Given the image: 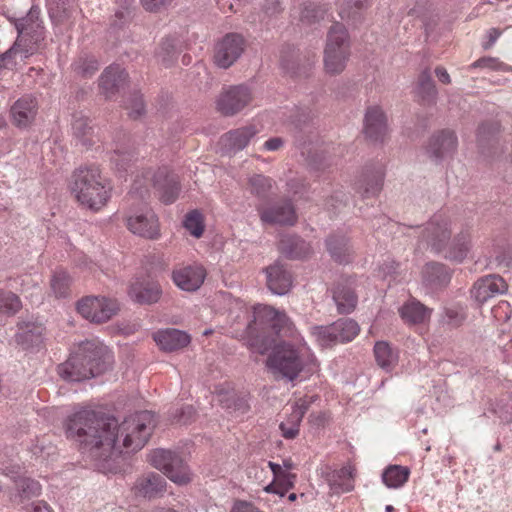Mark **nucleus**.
<instances>
[{
  "label": "nucleus",
  "instance_id": "1",
  "mask_svg": "<svg viewBox=\"0 0 512 512\" xmlns=\"http://www.w3.org/2000/svg\"><path fill=\"white\" fill-rule=\"evenodd\" d=\"M154 427L155 416L147 410L131 415L119 425L114 417L82 409L67 418L65 433L95 460L108 461L115 453H122V447L142 449Z\"/></svg>",
  "mask_w": 512,
  "mask_h": 512
},
{
  "label": "nucleus",
  "instance_id": "2",
  "mask_svg": "<svg viewBox=\"0 0 512 512\" xmlns=\"http://www.w3.org/2000/svg\"><path fill=\"white\" fill-rule=\"evenodd\" d=\"M111 361L112 355L106 346L86 341L58 366V373L64 380L79 382L104 373Z\"/></svg>",
  "mask_w": 512,
  "mask_h": 512
},
{
  "label": "nucleus",
  "instance_id": "3",
  "mask_svg": "<svg viewBox=\"0 0 512 512\" xmlns=\"http://www.w3.org/2000/svg\"><path fill=\"white\" fill-rule=\"evenodd\" d=\"M39 17L40 8L32 6L25 17L15 21L18 36L11 48L0 53V70L6 68L16 54L28 58L42 47L45 30Z\"/></svg>",
  "mask_w": 512,
  "mask_h": 512
},
{
  "label": "nucleus",
  "instance_id": "4",
  "mask_svg": "<svg viewBox=\"0 0 512 512\" xmlns=\"http://www.w3.org/2000/svg\"><path fill=\"white\" fill-rule=\"evenodd\" d=\"M111 187L95 165L83 166L72 174L71 191L77 201L94 211L104 207L110 198Z\"/></svg>",
  "mask_w": 512,
  "mask_h": 512
},
{
  "label": "nucleus",
  "instance_id": "5",
  "mask_svg": "<svg viewBox=\"0 0 512 512\" xmlns=\"http://www.w3.org/2000/svg\"><path fill=\"white\" fill-rule=\"evenodd\" d=\"M141 178L137 175L132 187L133 193L138 194L141 198H144L145 194L148 193L149 184H152L156 189L160 200L164 204H171L178 198L180 192L179 179L167 168H159L155 172L145 169L141 172Z\"/></svg>",
  "mask_w": 512,
  "mask_h": 512
},
{
  "label": "nucleus",
  "instance_id": "6",
  "mask_svg": "<svg viewBox=\"0 0 512 512\" xmlns=\"http://www.w3.org/2000/svg\"><path fill=\"white\" fill-rule=\"evenodd\" d=\"M266 365L274 375L293 381L303 370L304 362L299 349L288 342H282L273 348Z\"/></svg>",
  "mask_w": 512,
  "mask_h": 512
},
{
  "label": "nucleus",
  "instance_id": "7",
  "mask_svg": "<svg viewBox=\"0 0 512 512\" xmlns=\"http://www.w3.org/2000/svg\"><path fill=\"white\" fill-rule=\"evenodd\" d=\"M148 462L177 485L191 482L192 474L181 456L171 450L158 448L148 455Z\"/></svg>",
  "mask_w": 512,
  "mask_h": 512
},
{
  "label": "nucleus",
  "instance_id": "8",
  "mask_svg": "<svg viewBox=\"0 0 512 512\" xmlns=\"http://www.w3.org/2000/svg\"><path fill=\"white\" fill-rule=\"evenodd\" d=\"M270 327L277 335L295 337L296 329L288 315L270 305H255L252 312V319L249 320L247 328L253 329V325Z\"/></svg>",
  "mask_w": 512,
  "mask_h": 512
},
{
  "label": "nucleus",
  "instance_id": "9",
  "mask_svg": "<svg viewBox=\"0 0 512 512\" xmlns=\"http://www.w3.org/2000/svg\"><path fill=\"white\" fill-rule=\"evenodd\" d=\"M125 220L128 230L135 235L151 240L160 236L158 217L145 203H141L137 207H130Z\"/></svg>",
  "mask_w": 512,
  "mask_h": 512
},
{
  "label": "nucleus",
  "instance_id": "10",
  "mask_svg": "<svg viewBox=\"0 0 512 512\" xmlns=\"http://www.w3.org/2000/svg\"><path fill=\"white\" fill-rule=\"evenodd\" d=\"M452 234L451 222L443 214H435L420 232V240L436 254L445 251Z\"/></svg>",
  "mask_w": 512,
  "mask_h": 512
},
{
  "label": "nucleus",
  "instance_id": "11",
  "mask_svg": "<svg viewBox=\"0 0 512 512\" xmlns=\"http://www.w3.org/2000/svg\"><path fill=\"white\" fill-rule=\"evenodd\" d=\"M253 99L251 89L244 85H233L223 88L216 101L217 110L224 116H233L245 107Z\"/></svg>",
  "mask_w": 512,
  "mask_h": 512
},
{
  "label": "nucleus",
  "instance_id": "12",
  "mask_svg": "<svg viewBox=\"0 0 512 512\" xmlns=\"http://www.w3.org/2000/svg\"><path fill=\"white\" fill-rule=\"evenodd\" d=\"M246 47L244 37L238 33L226 34L215 46L214 63L223 69L232 66Z\"/></svg>",
  "mask_w": 512,
  "mask_h": 512
},
{
  "label": "nucleus",
  "instance_id": "13",
  "mask_svg": "<svg viewBox=\"0 0 512 512\" xmlns=\"http://www.w3.org/2000/svg\"><path fill=\"white\" fill-rule=\"evenodd\" d=\"M45 326L40 322L27 321L17 324L15 342L23 350L38 351L44 345Z\"/></svg>",
  "mask_w": 512,
  "mask_h": 512
},
{
  "label": "nucleus",
  "instance_id": "14",
  "mask_svg": "<svg viewBox=\"0 0 512 512\" xmlns=\"http://www.w3.org/2000/svg\"><path fill=\"white\" fill-rule=\"evenodd\" d=\"M385 170L382 164L366 167L361 178L355 183V191L362 199L379 195L383 188Z\"/></svg>",
  "mask_w": 512,
  "mask_h": 512
},
{
  "label": "nucleus",
  "instance_id": "15",
  "mask_svg": "<svg viewBox=\"0 0 512 512\" xmlns=\"http://www.w3.org/2000/svg\"><path fill=\"white\" fill-rule=\"evenodd\" d=\"M355 279L343 278L332 288V298L339 314L352 313L358 303V296L354 289Z\"/></svg>",
  "mask_w": 512,
  "mask_h": 512
},
{
  "label": "nucleus",
  "instance_id": "16",
  "mask_svg": "<svg viewBox=\"0 0 512 512\" xmlns=\"http://www.w3.org/2000/svg\"><path fill=\"white\" fill-rule=\"evenodd\" d=\"M263 223L293 226L297 222V214L291 200L285 199L274 205L259 210Z\"/></svg>",
  "mask_w": 512,
  "mask_h": 512
},
{
  "label": "nucleus",
  "instance_id": "17",
  "mask_svg": "<svg viewBox=\"0 0 512 512\" xmlns=\"http://www.w3.org/2000/svg\"><path fill=\"white\" fill-rule=\"evenodd\" d=\"M506 281L497 274H490L477 280L472 289L471 296L479 304L485 303L490 298L507 291Z\"/></svg>",
  "mask_w": 512,
  "mask_h": 512
},
{
  "label": "nucleus",
  "instance_id": "18",
  "mask_svg": "<svg viewBox=\"0 0 512 512\" xmlns=\"http://www.w3.org/2000/svg\"><path fill=\"white\" fill-rule=\"evenodd\" d=\"M364 134L373 143H383L388 135L387 118L381 108L369 107L364 117Z\"/></svg>",
  "mask_w": 512,
  "mask_h": 512
},
{
  "label": "nucleus",
  "instance_id": "19",
  "mask_svg": "<svg viewBox=\"0 0 512 512\" xmlns=\"http://www.w3.org/2000/svg\"><path fill=\"white\" fill-rule=\"evenodd\" d=\"M166 486L167 483L163 476L155 472H148L136 479L133 491L136 496L151 500L163 496Z\"/></svg>",
  "mask_w": 512,
  "mask_h": 512
},
{
  "label": "nucleus",
  "instance_id": "20",
  "mask_svg": "<svg viewBox=\"0 0 512 512\" xmlns=\"http://www.w3.org/2000/svg\"><path fill=\"white\" fill-rule=\"evenodd\" d=\"M257 133L254 125L233 129L221 136L219 144L225 153L235 154L243 150Z\"/></svg>",
  "mask_w": 512,
  "mask_h": 512
},
{
  "label": "nucleus",
  "instance_id": "21",
  "mask_svg": "<svg viewBox=\"0 0 512 512\" xmlns=\"http://www.w3.org/2000/svg\"><path fill=\"white\" fill-rule=\"evenodd\" d=\"M206 278V270L201 265H188L172 273L173 282L180 289L188 292L198 290Z\"/></svg>",
  "mask_w": 512,
  "mask_h": 512
},
{
  "label": "nucleus",
  "instance_id": "22",
  "mask_svg": "<svg viewBox=\"0 0 512 512\" xmlns=\"http://www.w3.org/2000/svg\"><path fill=\"white\" fill-rule=\"evenodd\" d=\"M268 289L277 295L289 292L292 286L290 271L279 261L274 262L264 269Z\"/></svg>",
  "mask_w": 512,
  "mask_h": 512
},
{
  "label": "nucleus",
  "instance_id": "23",
  "mask_svg": "<svg viewBox=\"0 0 512 512\" xmlns=\"http://www.w3.org/2000/svg\"><path fill=\"white\" fill-rule=\"evenodd\" d=\"M128 78L127 72L119 65H110L99 78L100 93L106 98H113L124 86Z\"/></svg>",
  "mask_w": 512,
  "mask_h": 512
},
{
  "label": "nucleus",
  "instance_id": "24",
  "mask_svg": "<svg viewBox=\"0 0 512 512\" xmlns=\"http://www.w3.org/2000/svg\"><path fill=\"white\" fill-rule=\"evenodd\" d=\"M457 148V137L453 131L442 130L434 134L427 146V153L436 161L451 156Z\"/></svg>",
  "mask_w": 512,
  "mask_h": 512
},
{
  "label": "nucleus",
  "instance_id": "25",
  "mask_svg": "<svg viewBox=\"0 0 512 512\" xmlns=\"http://www.w3.org/2000/svg\"><path fill=\"white\" fill-rule=\"evenodd\" d=\"M128 293L135 302L150 305L159 301L162 289L156 281L136 279L131 283Z\"/></svg>",
  "mask_w": 512,
  "mask_h": 512
},
{
  "label": "nucleus",
  "instance_id": "26",
  "mask_svg": "<svg viewBox=\"0 0 512 512\" xmlns=\"http://www.w3.org/2000/svg\"><path fill=\"white\" fill-rule=\"evenodd\" d=\"M451 277L452 271L450 268L439 262L427 263L422 270L423 283L432 291L447 287Z\"/></svg>",
  "mask_w": 512,
  "mask_h": 512
},
{
  "label": "nucleus",
  "instance_id": "27",
  "mask_svg": "<svg viewBox=\"0 0 512 512\" xmlns=\"http://www.w3.org/2000/svg\"><path fill=\"white\" fill-rule=\"evenodd\" d=\"M153 339L160 350L165 352H174L183 349L191 341L189 334L175 328L158 330L153 333Z\"/></svg>",
  "mask_w": 512,
  "mask_h": 512
},
{
  "label": "nucleus",
  "instance_id": "28",
  "mask_svg": "<svg viewBox=\"0 0 512 512\" xmlns=\"http://www.w3.org/2000/svg\"><path fill=\"white\" fill-rule=\"evenodd\" d=\"M471 248V234L468 228L462 229L453 238L450 237L445 251L441 253L444 258L455 262H462Z\"/></svg>",
  "mask_w": 512,
  "mask_h": 512
},
{
  "label": "nucleus",
  "instance_id": "29",
  "mask_svg": "<svg viewBox=\"0 0 512 512\" xmlns=\"http://www.w3.org/2000/svg\"><path fill=\"white\" fill-rule=\"evenodd\" d=\"M37 113V101L30 95L18 99L11 107L13 123L18 127H27L32 123Z\"/></svg>",
  "mask_w": 512,
  "mask_h": 512
},
{
  "label": "nucleus",
  "instance_id": "30",
  "mask_svg": "<svg viewBox=\"0 0 512 512\" xmlns=\"http://www.w3.org/2000/svg\"><path fill=\"white\" fill-rule=\"evenodd\" d=\"M326 248L334 261L347 264L353 258V249L349 238L341 233H334L327 237Z\"/></svg>",
  "mask_w": 512,
  "mask_h": 512
},
{
  "label": "nucleus",
  "instance_id": "31",
  "mask_svg": "<svg viewBox=\"0 0 512 512\" xmlns=\"http://www.w3.org/2000/svg\"><path fill=\"white\" fill-rule=\"evenodd\" d=\"M48 11L55 26H65L67 29L73 26V14L76 12L74 0H53L48 4Z\"/></svg>",
  "mask_w": 512,
  "mask_h": 512
},
{
  "label": "nucleus",
  "instance_id": "32",
  "mask_svg": "<svg viewBox=\"0 0 512 512\" xmlns=\"http://www.w3.org/2000/svg\"><path fill=\"white\" fill-rule=\"evenodd\" d=\"M370 4V0H339L338 14L342 20L356 26L363 22Z\"/></svg>",
  "mask_w": 512,
  "mask_h": 512
},
{
  "label": "nucleus",
  "instance_id": "33",
  "mask_svg": "<svg viewBox=\"0 0 512 512\" xmlns=\"http://www.w3.org/2000/svg\"><path fill=\"white\" fill-rule=\"evenodd\" d=\"M356 468L351 465H345L338 470H334L328 476V484L334 493H347L354 489V477Z\"/></svg>",
  "mask_w": 512,
  "mask_h": 512
},
{
  "label": "nucleus",
  "instance_id": "34",
  "mask_svg": "<svg viewBox=\"0 0 512 512\" xmlns=\"http://www.w3.org/2000/svg\"><path fill=\"white\" fill-rule=\"evenodd\" d=\"M72 133L74 138L86 148H90L95 143L94 128L91 121L81 113L73 116Z\"/></svg>",
  "mask_w": 512,
  "mask_h": 512
},
{
  "label": "nucleus",
  "instance_id": "35",
  "mask_svg": "<svg viewBox=\"0 0 512 512\" xmlns=\"http://www.w3.org/2000/svg\"><path fill=\"white\" fill-rule=\"evenodd\" d=\"M325 48L351 52L350 36L344 24L334 22L330 26L327 32Z\"/></svg>",
  "mask_w": 512,
  "mask_h": 512
},
{
  "label": "nucleus",
  "instance_id": "36",
  "mask_svg": "<svg viewBox=\"0 0 512 512\" xmlns=\"http://www.w3.org/2000/svg\"><path fill=\"white\" fill-rule=\"evenodd\" d=\"M350 55L351 52L324 47L323 64L325 72L331 76L341 74L347 66Z\"/></svg>",
  "mask_w": 512,
  "mask_h": 512
},
{
  "label": "nucleus",
  "instance_id": "37",
  "mask_svg": "<svg viewBox=\"0 0 512 512\" xmlns=\"http://www.w3.org/2000/svg\"><path fill=\"white\" fill-rule=\"evenodd\" d=\"M401 318L410 324L425 322L430 317V309L421 302L413 299L405 303L400 309Z\"/></svg>",
  "mask_w": 512,
  "mask_h": 512
},
{
  "label": "nucleus",
  "instance_id": "38",
  "mask_svg": "<svg viewBox=\"0 0 512 512\" xmlns=\"http://www.w3.org/2000/svg\"><path fill=\"white\" fill-rule=\"evenodd\" d=\"M416 93L423 104L433 105L436 103L438 91L428 69L420 73Z\"/></svg>",
  "mask_w": 512,
  "mask_h": 512
},
{
  "label": "nucleus",
  "instance_id": "39",
  "mask_svg": "<svg viewBox=\"0 0 512 512\" xmlns=\"http://www.w3.org/2000/svg\"><path fill=\"white\" fill-rule=\"evenodd\" d=\"M72 277L67 271L57 269L50 279V289L57 299H66L71 296Z\"/></svg>",
  "mask_w": 512,
  "mask_h": 512
},
{
  "label": "nucleus",
  "instance_id": "40",
  "mask_svg": "<svg viewBox=\"0 0 512 512\" xmlns=\"http://www.w3.org/2000/svg\"><path fill=\"white\" fill-rule=\"evenodd\" d=\"M317 135L314 127L310 122H304L303 126L295 123L294 142L298 149L301 150L302 155L307 154L310 156V146L314 143Z\"/></svg>",
  "mask_w": 512,
  "mask_h": 512
},
{
  "label": "nucleus",
  "instance_id": "41",
  "mask_svg": "<svg viewBox=\"0 0 512 512\" xmlns=\"http://www.w3.org/2000/svg\"><path fill=\"white\" fill-rule=\"evenodd\" d=\"M279 250L291 259L303 257L308 251L305 241L295 235H285L279 242Z\"/></svg>",
  "mask_w": 512,
  "mask_h": 512
},
{
  "label": "nucleus",
  "instance_id": "42",
  "mask_svg": "<svg viewBox=\"0 0 512 512\" xmlns=\"http://www.w3.org/2000/svg\"><path fill=\"white\" fill-rule=\"evenodd\" d=\"M337 343L352 341L360 332V326L351 318H341L332 323Z\"/></svg>",
  "mask_w": 512,
  "mask_h": 512
},
{
  "label": "nucleus",
  "instance_id": "43",
  "mask_svg": "<svg viewBox=\"0 0 512 512\" xmlns=\"http://www.w3.org/2000/svg\"><path fill=\"white\" fill-rule=\"evenodd\" d=\"M329 8L325 4L306 2L303 4L300 20L307 25L320 23L328 17Z\"/></svg>",
  "mask_w": 512,
  "mask_h": 512
},
{
  "label": "nucleus",
  "instance_id": "44",
  "mask_svg": "<svg viewBox=\"0 0 512 512\" xmlns=\"http://www.w3.org/2000/svg\"><path fill=\"white\" fill-rule=\"evenodd\" d=\"M500 132V125L498 122H485L482 123L477 131V142L482 153L485 150L493 147L497 142V135Z\"/></svg>",
  "mask_w": 512,
  "mask_h": 512
},
{
  "label": "nucleus",
  "instance_id": "45",
  "mask_svg": "<svg viewBox=\"0 0 512 512\" xmlns=\"http://www.w3.org/2000/svg\"><path fill=\"white\" fill-rule=\"evenodd\" d=\"M119 307L115 300L105 297H98V305L93 308L91 317L87 318L94 323H104L111 319L118 311Z\"/></svg>",
  "mask_w": 512,
  "mask_h": 512
},
{
  "label": "nucleus",
  "instance_id": "46",
  "mask_svg": "<svg viewBox=\"0 0 512 512\" xmlns=\"http://www.w3.org/2000/svg\"><path fill=\"white\" fill-rule=\"evenodd\" d=\"M409 474L407 467L390 465L383 471L382 481L388 488H399L408 480Z\"/></svg>",
  "mask_w": 512,
  "mask_h": 512
},
{
  "label": "nucleus",
  "instance_id": "47",
  "mask_svg": "<svg viewBox=\"0 0 512 512\" xmlns=\"http://www.w3.org/2000/svg\"><path fill=\"white\" fill-rule=\"evenodd\" d=\"M374 356L377 364L387 371L394 367L398 358L389 343L385 341L376 342L374 345Z\"/></svg>",
  "mask_w": 512,
  "mask_h": 512
},
{
  "label": "nucleus",
  "instance_id": "48",
  "mask_svg": "<svg viewBox=\"0 0 512 512\" xmlns=\"http://www.w3.org/2000/svg\"><path fill=\"white\" fill-rule=\"evenodd\" d=\"M273 183L270 177L263 174H253L248 177L247 189L252 195L264 199L270 193Z\"/></svg>",
  "mask_w": 512,
  "mask_h": 512
},
{
  "label": "nucleus",
  "instance_id": "49",
  "mask_svg": "<svg viewBox=\"0 0 512 512\" xmlns=\"http://www.w3.org/2000/svg\"><path fill=\"white\" fill-rule=\"evenodd\" d=\"M99 69L98 61L94 56L82 55L72 64L73 72L83 78L92 77Z\"/></svg>",
  "mask_w": 512,
  "mask_h": 512
},
{
  "label": "nucleus",
  "instance_id": "50",
  "mask_svg": "<svg viewBox=\"0 0 512 512\" xmlns=\"http://www.w3.org/2000/svg\"><path fill=\"white\" fill-rule=\"evenodd\" d=\"M296 475L283 471L272 483L265 487L268 493H275L283 497L290 489L294 487Z\"/></svg>",
  "mask_w": 512,
  "mask_h": 512
},
{
  "label": "nucleus",
  "instance_id": "51",
  "mask_svg": "<svg viewBox=\"0 0 512 512\" xmlns=\"http://www.w3.org/2000/svg\"><path fill=\"white\" fill-rule=\"evenodd\" d=\"M156 57L165 67L171 66L177 59L175 40L172 38L162 40L156 51Z\"/></svg>",
  "mask_w": 512,
  "mask_h": 512
},
{
  "label": "nucleus",
  "instance_id": "52",
  "mask_svg": "<svg viewBox=\"0 0 512 512\" xmlns=\"http://www.w3.org/2000/svg\"><path fill=\"white\" fill-rule=\"evenodd\" d=\"M311 335L321 347H331L337 344L335 331L332 324L328 326L311 327Z\"/></svg>",
  "mask_w": 512,
  "mask_h": 512
},
{
  "label": "nucleus",
  "instance_id": "53",
  "mask_svg": "<svg viewBox=\"0 0 512 512\" xmlns=\"http://www.w3.org/2000/svg\"><path fill=\"white\" fill-rule=\"evenodd\" d=\"M21 308L19 297L12 292L0 291V315L12 316Z\"/></svg>",
  "mask_w": 512,
  "mask_h": 512
},
{
  "label": "nucleus",
  "instance_id": "54",
  "mask_svg": "<svg viewBox=\"0 0 512 512\" xmlns=\"http://www.w3.org/2000/svg\"><path fill=\"white\" fill-rule=\"evenodd\" d=\"M110 160L117 171L125 172L134 160V153L131 150L117 147L114 149Z\"/></svg>",
  "mask_w": 512,
  "mask_h": 512
},
{
  "label": "nucleus",
  "instance_id": "55",
  "mask_svg": "<svg viewBox=\"0 0 512 512\" xmlns=\"http://www.w3.org/2000/svg\"><path fill=\"white\" fill-rule=\"evenodd\" d=\"M15 484L19 497L23 500L38 496L41 492V485L31 478H19Z\"/></svg>",
  "mask_w": 512,
  "mask_h": 512
},
{
  "label": "nucleus",
  "instance_id": "56",
  "mask_svg": "<svg viewBox=\"0 0 512 512\" xmlns=\"http://www.w3.org/2000/svg\"><path fill=\"white\" fill-rule=\"evenodd\" d=\"M184 227L190 232V234L196 238L202 236L204 232V223L202 214L193 210L185 216Z\"/></svg>",
  "mask_w": 512,
  "mask_h": 512
},
{
  "label": "nucleus",
  "instance_id": "57",
  "mask_svg": "<svg viewBox=\"0 0 512 512\" xmlns=\"http://www.w3.org/2000/svg\"><path fill=\"white\" fill-rule=\"evenodd\" d=\"M125 109L132 119H138L145 113V105L142 95L138 92L133 93L125 103Z\"/></svg>",
  "mask_w": 512,
  "mask_h": 512
},
{
  "label": "nucleus",
  "instance_id": "58",
  "mask_svg": "<svg viewBox=\"0 0 512 512\" xmlns=\"http://www.w3.org/2000/svg\"><path fill=\"white\" fill-rule=\"evenodd\" d=\"M470 68H487L491 70L501 71L506 69V65L503 62H501L498 58L482 57L473 62L470 65Z\"/></svg>",
  "mask_w": 512,
  "mask_h": 512
},
{
  "label": "nucleus",
  "instance_id": "59",
  "mask_svg": "<svg viewBox=\"0 0 512 512\" xmlns=\"http://www.w3.org/2000/svg\"><path fill=\"white\" fill-rule=\"evenodd\" d=\"M98 305V297L95 296H87L82 298L77 302V311L84 317H91V313L93 312V308Z\"/></svg>",
  "mask_w": 512,
  "mask_h": 512
},
{
  "label": "nucleus",
  "instance_id": "60",
  "mask_svg": "<svg viewBox=\"0 0 512 512\" xmlns=\"http://www.w3.org/2000/svg\"><path fill=\"white\" fill-rule=\"evenodd\" d=\"M497 266L510 268L512 267V245L504 247L495 257Z\"/></svg>",
  "mask_w": 512,
  "mask_h": 512
},
{
  "label": "nucleus",
  "instance_id": "61",
  "mask_svg": "<svg viewBox=\"0 0 512 512\" xmlns=\"http://www.w3.org/2000/svg\"><path fill=\"white\" fill-rule=\"evenodd\" d=\"M195 410L192 406L186 405L183 406L179 411H177L173 419L181 424H188L194 418Z\"/></svg>",
  "mask_w": 512,
  "mask_h": 512
},
{
  "label": "nucleus",
  "instance_id": "62",
  "mask_svg": "<svg viewBox=\"0 0 512 512\" xmlns=\"http://www.w3.org/2000/svg\"><path fill=\"white\" fill-rule=\"evenodd\" d=\"M172 1L173 0H141V4L147 11L158 12L162 8H166L170 5Z\"/></svg>",
  "mask_w": 512,
  "mask_h": 512
},
{
  "label": "nucleus",
  "instance_id": "63",
  "mask_svg": "<svg viewBox=\"0 0 512 512\" xmlns=\"http://www.w3.org/2000/svg\"><path fill=\"white\" fill-rule=\"evenodd\" d=\"M300 424L281 422L279 428L282 432V436L286 439H294L299 434Z\"/></svg>",
  "mask_w": 512,
  "mask_h": 512
},
{
  "label": "nucleus",
  "instance_id": "64",
  "mask_svg": "<svg viewBox=\"0 0 512 512\" xmlns=\"http://www.w3.org/2000/svg\"><path fill=\"white\" fill-rule=\"evenodd\" d=\"M262 7L263 11L269 16L276 15L282 11L279 0H265Z\"/></svg>",
  "mask_w": 512,
  "mask_h": 512
}]
</instances>
